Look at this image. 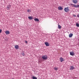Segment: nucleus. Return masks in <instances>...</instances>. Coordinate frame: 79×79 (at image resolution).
Wrapping results in <instances>:
<instances>
[{"label": "nucleus", "mask_w": 79, "mask_h": 79, "mask_svg": "<svg viewBox=\"0 0 79 79\" xmlns=\"http://www.w3.org/2000/svg\"><path fill=\"white\" fill-rule=\"evenodd\" d=\"M71 5L72 7H75V8H78L79 7V5H76V4H71Z\"/></svg>", "instance_id": "obj_1"}, {"label": "nucleus", "mask_w": 79, "mask_h": 79, "mask_svg": "<svg viewBox=\"0 0 79 79\" xmlns=\"http://www.w3.org/2000/svg\"><path fill=\"white\" fill-rule=\"evenodd\" d=\"M42 58L44 60H46L47 59V56L45 55H43L42 56Z\"/></svg>", "instance_id": "obj_2"}, {"label": "nucleus", "mask_w": 79, "mask_h": 79, "mask_svg": "<svg viewBox=\"0 0 79 79\" xmlns=\"http://www.w3.org/2000/svg\"><path fill=\"white\" fill-rule=\"evenodd\" d=\"M64 11L65 12H68L69 11V7H65L64 9Z\"/></svg>", "instance_id": "obj_3"}, {"label": "nucleus", "mask_w": 79, "mask_h": 79, "mask_svg": "<svg viewBox=\"0 0 79 79\" xmlns=\"http://www.w3.org/2000/svg\"><path fill=\"white\" fill-rule=\"evenodd\" d=\"M11 7V6L10 5H9L7 6V10H10V8Z\"/></svg>", "instance_id": "obj_4"}, {"label": "nucleus", "mask_w": 79, "mask_h": 79, "mask_svg": "<svg viewBox=\"0 0 79 79\" xmlns=\"http://www.w3.org/2000/svg\"><path fill=\"white\" fill-rule=\"evenodd\" d=\"M72 1L73 2V3H75V4H76V3H77V2H78L77 0H73Z\"/></svg>", "instance_id": "obj_5"}, {"label": "nucleus", "mask_w": 79, "mask_h": 79, "mask_svg": "<svg viewBox=\"0 0 79 79\" xmlns=\"http://www.w3.org/2000/svg\"><path fill=\"white\" fill-rule=\"evenodd\" d=\"M75 69V68L73 66H71L70 68V70H73V69Z\"/></svg>", "instance_id": "obj_6"}, {"label": "nucleus", "mask_w": 79, "mask_h": 79, "mask_svg": "<svg viewBox=\"0 0 79 79\" xmlns=\"http://www.w3.org/2000/svg\"><path fill=\"white\" fill-rule=\"evenodd\" d=\"M15 47L16 50H18L19 49V46L18 45H15Z\"/></svg>", "instance_id": "obj_7"}, {"label": "nucleus", "mask_w": 79, "mask_h": 79, "mask_svg": "<svg viewBox=\"0 0 79 79\" xmlns=\"http://www.w3.org/2000/svg\"><path fill=\"white\" fill-rule=\"evenodd\" d=\"M60 62H63V61H64V59L62 57H61L60 58Z\"/></svg>", "instance_id": "obj_8"}, {"label": "nucleus", "mask_w": 79, "mask_h": 79, "mask_svg": "<svg viewBox=\"0 0 79 79\" xmlns=\"http://www.w3.org/2000/svg\"><path fill=\"white\" fill-rule=\"evenodd\" d=\"M58 10H62L63 9L62 7L61 6H59L58 7Z\"/></svg>", "instance_id": "obj_9"}, {"label": "nucleus", "mask_w": 79, "mask_h": 79, "mask_svg": "<svg viewBox=\"0 0 79 79\" xmlns=\"http://www.w3.org/2000/svg\"><path fill=\"white\" fill-rule=\"evenodd\" d=\"M70 55H71L72 56H74V52H70Z\"/></svg>", "instance_id": "obj_10"}, {"label": "nucleus", "mask_w": 79, "mask_h": 79, "mask_svg": "<svg viewBox=\"0 0 79 79\" xmlns=\"http://www.w3.org/2000/svg\"><path fill=\"white\" fill-rule=\"evenodd\" d=\"M5 33L6 34H10V31H5Z\"/></svg>", "instance_id": "obj_11"}, {"label": "nucleus", "mask_w": 79, "mask_h": 79, "mask_svg": "<svg viewBox=\"0 0 79 79\" xmlns=\"http://www.w3.org/2000/svg\"><path fill=\"white\" fill-rule=\"evenodd\" d=\"M44 44L46 46H49V44H48V42H46Z\"/></svg>", "instance_id": "obj_12"}, {"label": "nucleus", "mask_w": 79, "mask_h": 79, "mask_svg": "<svg viewBox=\"0 0 79 79\" xmlns=\"http://www.w3.org/2000/svg\"><path fill=\"white\" fill-rule=\"evenodd\" d=\"M28 19H30V20H32V19H33V17H32L30 16L28 17Z\"/></svg>", "instance_id": "obj_13"}, {"label": "nucleus", "mask_w": 79, "mask_h": 79, "mask_svg": "<svg viewBox=\"0 0 79 79\" xmlns=\"http://www.w3.org/2000/svg\"><path fill=\"white\" fill-rule=\"evenodd\" d=\"M73 34L72 33H70L69 35V37H72L73 36Z\"/></svg>", "instance_id": "obj_14"}, {"label": "nucleus", "mask_w": 79, "mask_h": 79, "mask_svg": "<svg viewBox=\"0 0 79 79\" xmlns=\"http://www.w3.org/2000/svg\"><path fill=\"white\" fill-rule=\"evenodd\" d=\"M34 20L35 21H37V22H39V20L38 19H34Z\"/></svg>", "instance_id": "obj_15"}, {"label": "nucleus", "mask_w": 79, "mask_h": 79, "mask_svg": "<svg viewBox=\"0 0 79 79\" xmlns=\"http://www.w3.org/2000/svg\"><path fill=\"white\" fill-rule=\"evenodd\" d=\"M27 11L28 13H31V10L29 9H27Z\"/></svg>", "instance_id": "obj_16"}, {"label": "nucleus", "mask_w": 79, "mask_h": 79, "mask_svg": "<svg viewBox=\"0 0 79 79\" xmlns=\"http://www.w3.org/2000/svg\"><path fill=\"white\" fill-rule=\"evenodd\" d=\"M58 28H59V29H61V27L60 26V25H58Z\"/></svg>", "instance_id": "obj_17"}, {"label": "nucleus", "mask_w": 79, "mask_h": 79, "mask_svg": "<svg viewBox=\"0 0 79 79\" xmlns=\"http://www.w3.org/2000/svg\"><path fill=\"white\" fill-rule=\"evenodd\" d=\"M54 69H55L56 71H57V70L58 69V68L57 67H56Z\"/></svg>", "instance_id": "obj_18"}, {"label": "nucleus", "mask_w": 79, "mask_h": 79, "mask_svg": "<svg viewBox=\"0 0 79 79\" xmlns=\"http://www.w3.org/2000/svg\"><path fill=\"white\" fill-rule=\"evenodd\" d=\"M32 79H37V78L36 77H32Z\"/></svg>", "instance_id": "obj_19"}, {"label": "nucleus", "mask_w": 79, "mask_h": 79, "mask_svg": "<svg viewBox=\"0 0 79 79\" xmlns=\"http://www.w3.org/2000/svg\"><path fill=\"white\" fill-rule=\"evenodd\" d=\"M76 25V26H77V27H79V23H77Z\"/></svg>", "instance_id": "obj_20"}, {"label": "nucleus", "mask_w": 79, "mask_h": 79, "mask_svg": "<svg viewBox=\"0 0 79 79\" xmlns=\"http://www.w3.org/2000/svg\"><path fill=\"white\" fill-rule=\"evenodd\" d=\"M73 16H74V17H76V15H73Z\"/></svg>", "instance_id": "obj_21"}, {"label": "nucleus", "mask_w": 79, "mask_h": 79, "mask_svg": "<svg viewBox=\"0 0 79 79\" xmlns=\"http://www.w3.org/2000/svg\"><path fill=\"white\" fill-rule=\"evenodd\" d=\"M22 55H23V56H24V55H25V54H24V53H23L22 54Z\"/></svg>", "instance_id": "obj_22"}, {"label": "nucleus", "mask_w": 79, "mask_h": 79, "mask_svg": "<svg viewBox=\"0 0 79 79\" xmlns=\"http://www.w3.org/2000/svg\"><path fill=\"white\" fill-rule=\"evenodd\" d=\"M77 16L78 18H79V14L77 15Z\"/></svg>", "instance_id": "obj_23"}, {"label": "nucleus", "mask_w": 79, "mask_h": 79, "mask_svg": "<svg viewBox=\"0 0 79 79\" xmlns=\"http://www.w3.org/2000/svg\"><path fill=\"white\" fill-rule=\"evenodd\" d=\"M2 30L0 29V33H1V32H2Z\"/></svg>", "instance_id": "obj_24"}, {"label": "nucleus", "mask_w": 79, "mask_h": 79, "mask_svg": "<svg viewBox=\"0 0 79 79\" xmlns=\"http://www.w3.org/2000/svg\"><path fill=\"white\" fill-rule=\"evenodd\" d=\"M25 42H26V44H27V41H26Z\"/></svg>", "instance_id": "obj_25"}]
</instances>
